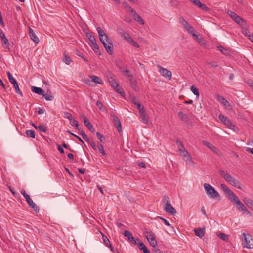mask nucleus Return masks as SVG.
Returning <instances> with one entry per match:
<instances>
[{
    "label": "nucleus",
    "instance_id": "f257e3e1",
    "mask_svg": "<svg viewBox=\"0 0 253 253\" xmlns=\"http://www.w3.org/2000/svg\"><path fill=\"white\" fill-rule=\"evenodd\" d=\"M96 30L98 33L99 39L104 45L106 51L109 54L112 55L113 54V43L111 39L101 27H97Z\"/></svg>",
    "mask_w": 253,
    "mask_h": 253
},
{
    "label": "nucleus",
    "instance_id": "f03ea898",
    "mask_svg": "<svg viewBox=\"0 0 253 253\" xmlns=\"http://www.w3.org/2000/svg\"><path fill=\"white\" fill-rule=\"evenodd\" d=\"M220 175L224 179L230 184L233 186L237 187L239 189H241V184L239 181L233 178L231 175L225 173L223 170H220Z\"/></svg>",
    "mask_w": 253,
    "mask_h": 253
},
{
    "label": "nucleus",
    "instance_id": "7ed1b4c3",
    "mask_svg": "<svg viewBox=\"0 0 253 253\" xmlns=\"http://www.w3.org/2000/svg\"><path fill=\"white\" fill-rule=\"evenodd\" d=\"M164 204V209L165 211L171 215H175L176 213V210L170 204L169 198L167 196H164L163 199Z\"/></svg>",
    "mask_w": 253,
    "mask_h": 253
},
{
    "label": "nucleus",
    "instance_id": "20e7f679",
    "mask_svg": "<svg viewBox=\"0 0 253 253\" xmlns=\"http://www.w3.org/2000/svg\"><path fill=\"white\" fill-rule=\"evenodd\" d=\"M241 239L244 248L248 249L253 248V240L250 235H247L245 233H243L241 235Z\"/></svg>",
    "mask_w": 253,
    "mask_h": 253
},
{
    "label": "nucleus",
    "instance_id": "39448f33",
    "mask_svg": "<svg viewBox=\"0 0 253 253\" xmlns=\"http://www.w3.org/2000/svg\"><path fill=\"white\" fill-rule=\"evenodd\" d=\"M204 187L207 194L210 198H220L219 194L211 185L207 183H205Z\"/></svg>",
    "mask_w": 253,
    "mask_h": 253
},
{
    "label": "nucleus",
    "instance_id": "423d86ee",
    "mask_svg": "<svg viewBox=\"0 0 253 253\" xmlns=\"http://www.w3.org/2000/svg\"><path fill=\"white\" fill-rule=\"evenodd\" d=\"M144 234L151 246L155 247L157 246V242L152 231L150 230H146L144 231Z\"/></svg>",
    "mask_w": 253,
    "mask_h": 253
},
{
    "label": "nucleus",
    "instance_id": "0eeeda50",
    "mask_svg": "<svg viewBox=\"0 0 253 253\" xmlns=\"http://www.w3.org/2000/svg\"><path fill=\"white\" fill-rule=\"evenodd\" d=\"M179 19L180 23L185 28L188 33L190 34L192 36H196V31L193 27L183 17L180 16Z\"/></svg>",
    "mask_w": 253,
    "mask_h": 253
},
{
    "label": "nucleus",
    "instance_id": "6e6552de",
    "mask_svg": "<svg viewBox=\"0 0 253 253\" xmlns=\"http://www.w3.org/2000/svg\"><path fill=\"white\" fill-rule=\"evenodd\" d=\"M157 67L158 68L159 72L161 75L166 78L168 79L169 80H170L171 79L172 74L170 71L161 66L159 65H157Z\"/></svg>",
    "mask_w": 253,
    "mask_h": 253
},
{
    "label": "nucleus",
    "instance_id": "1a4fd4ad",
    "mask_svg": "<svg viewBox=\"0 0 253 253\" xmlns=\"http://www.w3.org/2000/svg\"><path fill=\"white\" fill-rule=\"evenodd\" d=\"M129 13L133 17L134 20L138 22L139 23L142 25L144 24V21L142 19V18L136 13L135 10L132 8L131 7H129Z\"/></svg>",
    "mask_w": 253,
    "mask_h": 253
},
{
    "label": "nucleus",
    "instance_id": "9d476101",
    "mask_svg": "<svg viewBox=\"0 0 253 253\" xmlns=\"http://www.w3.org/2000/svg\"><path fill=\"white\" fill-rule=\"evenodd\" d=\"M111 117L112 118V122L114 124V125L117 128L118 132L120 133L122 131V126L121 122L119 118L114 113L111 114Z\"/></svg>",
    "mask_w": 253,
    "mask_h": 253
},
{
    "label": "nucleus",
    "instance_id": "9b49d317",
    "mask_svg": "<svg viewBox=\"0 0 253 253\" xmlns=\"http://www.w3.org/2000/svg\"><path fill=\"white\" fill-rule=\"evenodd\" d=\"M218 118L221 122L226 125L228 128H232L234 127V125L232 124L231 121L223 115L219 114Z\"/></svg>",
    "mask_w": 253,
    "mask_h": 253
},
{
    "label": "nucleus",
    "instance_id": "f8f14e48",
    "mask_svg": "<svg viewBox=\"0 0 253 253\" xmlns=\"http://www.w3.org/2000/svg\"><path fill=\"white\" fill-rule=\"evenodd\" d=\"M106 77L112 87L115 88V87H117L118 86V83L116 81L115 77L112 73L111 72L106 73Z\"/></svg>",
    "mask_w": 253,
    "mask_h": 253
},
{
    "label": "nucleus",
    "instance_id": "ddd939ff",
    "mask_svg": "<svg viewBox=\"0 0 253 253\" xmlns=\"http://www.w3.org/2000/svg\"><path fill=\"white\" fill-rule=\"evenodd\" d=\"M180 154L187 163L193 165V162L192 161V158L186 150L181 152L180 153Z\"/></svg>",
    "mask_w": 253,
    "mask_h": 253
},
{
    "label": "nucleus",
    "instance_id": "4468645a",
    "mask_svg": "<svg viewBox=\"0 0 253 253\" xmlns=\"http://www.w3.org/2000/svg\"><path fill=\"white\" fill-rule=\"evenodd\" d=\"M128 77L130 78L129 81L131 87L135 91H137L138 87L136 79L133 78L132 74H128Z\"/></svg>",
    "mask_w": 253,
    "mask_h": 253
},
{
    "label": "nucleus",
    "instance_id": "2eb2a0df",
    "mask_svg": "<svg viewBox=\"0 0 253 253\" xmlns=\"http://www.w3.org/2000/svg\"><path fill=\"white\" fill-rule=\"evenodd\" d=\"M218 100L227 109H230L231 105L229 102L224 97L217 95L216 96Z\"/></svg>",
    "mask_w": 253,
    "mask_h": 253
},
{
    "label": "nucleus",
    "instance_id": "dca6fc26",
    "mask_svg": "<svg viewBox=\"0 0 253 253\" xmlns=\"http://www.w3.org/2000/svg\"><path fill=\"white\" fill-rule=\"evenodd\" d=\"M84 122L86 127L92 132H94L95 131V129L94 128L92 125L90 123L87 118L84 116H82Z\"/></svg>",
    "mask_w": 253,
    "mask_h": 253
},
{
    "label": "nucleus",
    "instance_id": "f3484780",
    "mask_svg": "<svg viewBox=\"0 0 253 253\" xmlns=\"http://www.w3.org/2000/svg\"><path fill=\"white\" fill-rule=\"evenodd\" d=\"M119 35L127 42L129 43L131 40H133V38L130 36V35L127 32L122 30L119 32Z\"/></svg>",
    "mask_w": 253,
    "mask_h": 253
},
{
    "label": "nucleus",
    "instance_id": "a211bd4d",
    "mask_svg": "<svg viewBox=\"0 0 253 253\" xmlns=\"http://www.w3.org/2000/svg\"><path fill=\"white\" fill-rule=\"evenodd\" d=\"M124 235L128 238V239L130 241V242L133 244H137V239L135 240L134 237L132 236L131 232L128 230H126L124 231Z\"/></svg>",
    "mask_w": 253,
    "mask_h": 253
},
{
    "label": "nucleus",
    "instance_id": "6ab92c4d",
    "mask_svg": "<svg viewBox=\"0 0 253 253\" xmlns=\"http://www.w3.org/2000/svg\"><path fill=\"white\" fill-rule=\"evenodd\" d=\"M29 34L31 40L36 44L39 42V39L37 36L36 34L34 33L33 30L29 27Z\"/></svg>",
    "mask_w": 253,
    "mask_h": 253
},
{
    "label": "nucleus",
    "instance_id": "aec40b11",
    "mask_svg": "<svg viewBox=\"0 0 253 253\" xmlns=\"http://www.w3.org/2000/svg\"><path fill=\"white\" fill-rule=\"evenodd\" d=\"M130 99L133 103L137 107L139 112H143V109H144L143 105H141L140 103L137 102L135 97L131 95L130 96Z\"/></svg>",
    "mask_w": 253,
    "mask_h": 253
},
{
    "label": "nucleus",
    "instance_id": "412c9836",
    "mask_svg": "<svg viewBox=\"0 0 253 253\" xmlns=\"http://www.w3.org/2000/svg\"><path fill=\"white\" fill-rule=\"evenodd\" d=\"M196 236L201 238L204 236L205 233V228H198L194 230Z\"/></svg>",
    "mask_w": 253,
    "mask_h": 253
},
{
    "label": "nucleus",
    "instance_id": "4be33fe9",
    "mask_svg": "<svg viewBox=\"0 0 253 253\" xmlns=\"http://www.w3.org/2000/svg\"><path fill=\"white\" fill-rule=\"evenodd\" d=\"M178 116L182 121L186 122H188L190 119V116L182 111H180L178 113Z\"/></svg>",
    "mask_w": 253,
    "mask_h": 253
},
{
    "label": "nucleus",
    "instance_id": "5701e85b",
    "mask_svg": "<svg viewBox=\"0 0 253 253\" xmlns=\"http://www.w3.org/2000/svg\"><path fill=\"white\" fill-rule=\"evenodd\" d=\"M11 84H12L13 85V87H14L15 89V91L16 93L19 94L21 96H23V94L22 92L20 91V88L19 87L18 84L16 80L15 79L14 80L11 81Z\"/></svg>",
    "mask_w": 253,
    "mask_h": 253
},
{
    "label": "nucleus",
    "instance_id": "b1692460",
    "mask_svg": "<svg viewBox=\"0 0 253 253\" xmlns=\"http://www.w3.org/2000/svg\"><path fill=\"white\" fill-rule=\"evenodd\" d=\"M203 143L205 146H207L209 148L211 149L213 152L216 153H218V152H219V150L216 147H215L212 144L209 143L208 142L206 141H203Z\"/></svg>",
    "mask_w": 253,
    "mask_h": 253
},
{
    "label": "nucleus",
    "instance_id": "393cba45",
    "mask_svg": "<svg viewBox=\"0 0 253 253\" xmlns=\"http://www.w3.org/2000/svg\"><path fill=\"white\" fill-rule=\"evenodd\" d=\"M0 38L2 41V43L7 45L8 47L9 42L7 39L5 37L4 33L1 29H0Z\"/></svg>",
    "mask_w": 253,
    "mask_h": 253
},
{
    "label": "nucleus",
    "instance_id": "a878e982",
    "mask_svg": "<svg viewBox=\"0 0 253 253\" xmlns=\"http://www.w3.org/2000/svg\"><path fill=\"white\" fill-rule=\"evenodd\" d=\"M231 202L234 203L235 204L237 201H239L238 197L232 192L231 194L227 196Z\"/></svg>",
    "mask_w": 253,
    "mask_h": 253
},
{
    "label": "nucleus",
    "instance_id": "bb28decb",
    "mask_svg": "<svg viewBox=\"0 0 253 253\" xmlns=\"http://www.w3.org/2000/svg\"><path fill=\"white\" fill-rule=\"evenodd\" d=\"M31 90L35 93L40 95H42L44 92V91L42 88L36 86H32Z\"/></svg>",
    "mask_w": 253,
    "mask_h": 253
},
{
    "label": "nucleus",
    "instance_id": "cd10ccee",
    "mask_svg": "<svg viewBox=\"0 0 253 253\" xmlns=\"http://www.w3.org/2000/svg\"><path fill=\"white\" fill-rule=\"evenodd\" d=\"M27 203L36 212H38L39 211V207L35 204L32 199Z\"/></svg>",
    "mask_w": 253,
    "mask_h": 253
},
{
    "label": "nucleus",
    "instance_id": "c85d7f7f",
    "mask_svg": "<svg viewBox=\"0 0 253 253\" xmlns=\"http://www.w3.org/2000/svg\"><path fill=\"white\" fill-rule=\"evenodd\" d=\"M234 21L241 26H245L246 24V21L243 19L241 18L239 16L236 17V20H235Z\"/></svg>",
    "mask_w": 253,
    "mask_h": 253
},
{
    "label": "nucleus",
    "instance_id": "c756f323",
    "mask_svg": "<svg viewBox=\"0 0 253 253\" xmlns=\"http://www.w3.org/2000/svg\"><path fill=\"white\" fill-rule=\"evenodd\" d=\"M243 202L250 208H252L253 206V201L248 198H244Z\"/></svg>",
    "mask_w": 253,
    "mask_h": 253
},
{
    "label": "nucleus",
    "instance_id": "7c9ffc66",
    "mask_svg": "<svg viewBox=\"0 0 253 253\" xmlns=\"http://www.w3.org/2000/svg\"><path fill=\"white\" fill-rule=\"evenodd\" d=\"M63 61L65 64L67 65L70 64V63L72 62L71 58L69 57L67 54H66L65 52L64 54Z\"/></svg>",
    "mask_w": 253,
    "mask_h": 253
},
{
    "label": "nucleus",
    "instance_id": "2f4dec72",
    "mask_svg": "<svg viewBox=\"0 0 253 253\" xmlns=\"http://www.w3.org/2000/svg\"><path fill=\"white\" fill-rule=\"evenodd\" d=\"M139 113L140 114V117L142 120V121L145 123V124H147L148 122V117L145 114V110H144V109H143V112H139Z\"/></svg>",
    "mask_w": 253,
    "mask_h": 253
},
{
    "label": "nucleus",
    "instance_id": "473e14b6",
    "mask_svg": "<svg viewBox=\"0 0 253 253\" xmlns=\"http://www.w3.org/2000/svg\"><path fill=\"white\" fill-rule=\"evenodd\" d=\"M90 78L91 79L92 81H93L95 83H97L98 84H103L102 81L100 79V78L96 76H90Z\"/></svg>",
    "mask_w": 253,
    "mask_h": 253
},
{
    "label": "nucleus",
    "instance_id": "72a5a7b5",
    "mask_svg": "<svg viewBox=\"0 0 253 253\" xmlns=\"http://www.w3.org/2000/svg\"><path fill=\"white\" fill-rule=\"evenodd\" d=\"M195 39H196L197 42L199 43V44L201 45H204L206 43L205 40L202 37H199L198 36H197L196 34V36H193Z\"/></svg>",
    "mask_w": 253,
    "mask_h": 253
},
{
    "label": "nucleus",
    "instance_id": "f704fd0d",
    "mask_svg": "<svg viewBox=\"0 0 253 253\" xmlns=\"http://www.w3.org/2000/svg\"><path fill=\"white\" fill-rule=\"evenodd\" d=\"M217 48L218 50L225 55H228L230 54V51L227 49L224 48L221 45L218 46Z\"/></svg>",
    "mask_w": 253,
    "mask_h": 253
},
{
    "label": "nucleus",
    "instance_id": "c9c22d12",
    "mask_svg": "<svg viewBox=\"0 0 253 253\" xmlns=\"http://www.w3.org/2000/svg\"><path fill=\"white\" fill-rule=\"evenodd\" d=\"M93 51L96 53H98L99 55L101 54L100 52L99 51V47L98 45L97 44L96 42L95 43H93L92 45H90Z\"/></svg>",
    "mask_w": 253,
    "mask_h": 253
},
{
    "label": "nucleus",
    "instance_id": "e433bc0d",
    "mask_svg": "<svg viewBox=\"0 0 253 253\" xmlns=\"http://www.w3.org/2000/svg\"><path fill=\"white\" fill-rule=\"evenodd\" d=\"M227 13L234 21L236 20V17H238L236 13L229 10H227Z\"/></svg>",
    "mask_w": 253,
    "mask_h": 253
},
{
    "label": "nucleus",
    "instance_id": "4c0bfd02",
    "mask_svg": "<svg viewBox=\"0 0 253 253\" xmlns=\"http://www.w3.org/2000/svg\"><path fill=\"white\" fill-rule=\"evenodd\" d=\"M217 236L220 238L221 239L223 240V241H228L229 238V235L227 234H225L224 233H219L217 234Z\"/></svg>",
    "mask_w": 253,
    "mask_h": 253
},
{
    "label": "nucleus",
    "instance_id": "58836bf2",
    "mask_svg": "<svg viewBox=\"0 0 253 253\" xmlns=\"http://www.w3.org/2000/svg\"><path fill=\"white\" fill-rule=\"evenodd\" d=\"M42 95L46 101H52L54 99V97L50 94L44 93L43 92Z\"/></svg>",
    "mask_w": 253,
    "mask_h": 253
},
{
    "label": "nucleus",
    "instance_id": "ea45409f",
    "mask_svg": "<svg viewBox=\"0 0 253 253\" xmlns=\"http://www.w3.org/2000/svg\"><path fill=\"white\" fill-rule=\"evenodd\" d=\"M71 125L74 126L76 129H79V124L78 122L73 118L71 121H70Z\"/></svg>",
    "mask_w": 253,
    "mask_h": 253
},
{
    "label": "nucleus",
    "instance_id": "a19ab883",
    "mask_svg": "<svg viewBox=\"0 0 253 253\" xmlns=\"http://www.w3.org/2000/svg\"><path fill=\"white\" fill-rule=\"evenodd\" d=\"M20 193L23 196V197L25 198L27 202L30 201L31 200L30 196L26 193V191L24 190H21Z\"/></svg>",
    "mask_w": 253,
    "mask_h": 253
},
{
    "label": "nucleus",
    "instance_id": "79ce46f5",
    "mask_svg": "<svg viewBox=\"0 0 253 253\" xmlns=\"http://www.w3.org/2000/svg\"><path fill=\"white\" fill-rule=\"evenodd\" d=\"M26 134L28 137L34 138L35 137V132L34 130H27L26 131Z\"/></svg>",
    "mask_w": 253,
    "mask_h": 253
},
{
    "label": "nucleus",
    "instance_id": "37998d69",
    "mask_svg": "<svg viewBox=\"0 0 253 253\" xmlns=\"http://www.w3.org/2000/svg\"><path fill=\"white\" fill-rule=\"evenodd\" d=\"M177 145L180 153L186 150L181 142L178 141L177 142Z\"/></svg>",
    "mask_w": 253,
    "mask_h": 253
},
{
    "label": "nucleus",
    "instance_id": "c03bdc74",
    "mask_svg": "<svg viewBox=\"0 0 253 253\" xmlns=\"http://www.w3.org/2000/svg\"><path fill=\"white\" fill-rule=\"evenodd\" d=\"M97 148L98 149L99 151L104 156H106V153H105L103 146L101 143H98Z\"/></svg>",
    "mask_w": 253,
    "mask_h": 253
},
{
    "label": "nucleus",
    "instance_id": "a18cd8bd",
    "mask_svg": "<svg viewBox=\"0 0 253 253\" xmlns=\"http://www.w3.org/2000/svg\"><path fill=\"white\" fill-rule=\"evenodd\" d=\"M135 245H137V246L141 250H142L145 247L143 242L138 238L137 239V244Z\"/></svg>",
    "mask_w": 253,
    "mask_h": 253
},
{
    "label": "nucleus",
    "instance_id": "49530a36",
    "mask_svg": "<svg viewBox=\"0 0 253 253\" xmlns=\"http://www.w3.org/2000/svg\"><path fill=\"white\" fill-rule=\"evenodd\" d=\"M114 89L119 94H120L121 95H123L125 94V92L123 90V89L120 86L119 84H118V86L115 87V88H114Z\"/></svg>",
    "mask_w": 253,
    "mask_h": 253
},
{
    "label": "nucleus",
    "instance_id": "de8ad7c7",
    "mask_svg": "<svg viewBox=\"0 0 253 253\" xmlns=\"http://www.w3.org/2000/svg\"><path fill=\"white\" fill-rule=\"evenodd\" d=\"M243 34L246 36L250 38V36H252L253 34L247 28H243L242 29Z\"/></svg>",
    "mask_w": 253,
    "mask_h": 253
},
{
    "label": "nucleus",
    "instance_id": "09e8293b",
    "mask_svg": "<svg viewBox=\"0 0 253 253\" xmlns=\"http://www.w3.org/2000/svg\"><path fill=\"white\" fill-rule=\"evenodd\" d=\"M86 36L88 37V38L89 39L90 42H91V44H92L93 43L96 42V39L94 36H92L91 35H90L88 33H86Z\"/></svg>",
    "mask_w": 253,
    "mask_h": 253
},
{
    "label": "nucleus",
    "instance_id": "8fccbe9b",
    "mask_svg": "<svg viewBox=\"0 0 253 253\" xmlns=\"http://www.w3.org/2000/svg\"><path fill=\"white\" fill-rule=\"evenodd\" d=\"M102 235V239L104 243L107 246L108 245H110V242L108 238L103 234L101 233Z\"/></svg>",
    "mask_w": 253,
    "mask_h": 253
},
{
    "label": "nucleus",
    "instance_id": "3c124183",
    "mask_svg": "<svg viewBox=\"0 0 253 253\" xmlns=\"http://www.w3.org/2000/svg\"><path fill=\"white\" fill-rule=\"evenodd\" d=\"M190 89L194 94L196 95L197 96H199L198 90L194 86H191Z\"/></svg>",
    "mask_w": 253,
    "mask_h": 253
},
{
    "label": "nucleus",
    "instance_id": "603ef678",
    "mask_svg": "<svg viewBox=\"0 0 253 253\" xmlns=\"http://www.w3.org/2000/svg\"><path fill=\"white\" fill-rule=\"evenodd\" d=\"M64 118L68 119L69 121H71V120L74 118L70 113L67 112L64 113Z\"/></svg>",
    "mask_w": 253,
    "mask_h": 253
},
{
    "label": "nucleus",
    "instance_id": "864d4df0",
    "mask_svg": "<svg viewBox=\"0 0 253 253\" xmlns=\"http://www.w3.org/2000/svg\"><path fill=\"white\" fill-rule=\"evenodd\" d=\"M236 205L237 209L240 211L243 208H245V207L240 200L237 201V203H236Z\"/></svg>",
    "mask_w": 253,
    "mask_h": 253
},
{
    "label": "nucleus",
    "instance_id": "5fc2aeb1",
    "mask_svg": "<svg viewBox=\"0 0 253 253\" xmlns=\"http://www.w3.org/2000/svg\"><path fill=\"white\" fill-rule=\"evenodd\" d=\"M38 129H39V130L40 132H46V130H47L46 128L44 127L43 125H42V124H40L38 126Z\"/></svg>",
    "mask_w": 253,
    "mask_h": 253
},
{
    "label": "nucleus",
    "instance_id": "6e6d98bb",
    "mask_svg": "<svg viewBox=\"0 0 253 253\" xmlns=\"http://www.w3.org/2000/svg\"><path fill=\"white\" fill-rule=\"evenodd\" d=\"M90 145L91 147L95 150L97 149L95 143L92 140L88 139L87 141Z\"/></svg>",
    "mask_w": 253,
    "mask_h": 253
},
{
    "label": "nucleus",
    "instance_id": "4d7b16f0",
    "mask_svg": "<svg viewBox=\"0 0 253 253\" xmlns=\"http://www.w3.org/2000/svg\"><path fill=\"white\" fill-rule=\"evenodd\" d=\"M198 7L205 11H209V8L205 4L201 3Z\"/></svg>",
    "mask_w": 253,
    "mask_h": 253
},
{
    "label": "nucleus",
    "instance_id": "13d9d810",
    "mask_svg": "<svg viewBox=\"0 0 253 253\" xmlns=\"http://www.w3.org/2000/svg\"><path fill=\"white\" fill-rule=\"evenodd\" d=\"M97 138L100 140V142H103L105 140V137L103 135L101 134L99 132L96 133Z\"/></svg>",
    "mask_w": 253,
    "mask_h": 253
},
{
    "label": "nucleus",
    "instance_id": "bf43d9fd",
    "mask_svg": "<svg viewBox=\"0 0 253 253\" xmlns=\"http://www.w3.org/2000/svg\"><path fill=\"white\" fill-rule=\"evenodd\" d=\"M96 106H97V107L100 109V110H102L103 109V104L102 103V102H101L100 101H97L96 103Z\"/></svg>",
    "mask_w": 253,
    "mask_h": 253
},
{
    "label": "nucleus",
    "instance_id": "052dcab7",
    "mask_svg": "<svg viewBox=\"0 0 253 253\" xmlns=\"http://www.w3.org/2000/svg\"><path fill=\"white\" fill-rule=\"evenodd\" d=\"M196 6L199 7L201 4V2L199 0H190Z\"/></svg>",
    "mask_w": 253,
    "mask_h": 253
},
{
    "label": "nucleus",
    "instance_id": "680f3d73",
    "mask_svg": "<svg viewBox=\"0 0 253 253\" xmlns=\"http://www.w3.org/2000/svg\"><path fill=\"white\" fill-rule=\"evenodd\" d=\"M7 74L8 78L10 82H11V81H12L15 79L13 77L12 75L10 73V72L8 71L7 72Z\"/></svg>",
    "mask_w": 253,
    "mask_h": 253
},
{
    "label": "nucleus",
    "instance_id": "e2e57ef3",
    "mask_svg": "<svg viewBox=\"0 0 253 253\" xmlns=\"http://www.w3.org/2000/svg\"><path fill=\"white\" fill-rule=\"evenodd\" d=\"M129 43L131 44L135 47L139 48L140 47L139 45L138 44V43L136 42L135 41H134V40L133 39L132 40H131V41L129 42Z\"/></svg>",
    "mask_w": 253,
    "mask_h": 253
},
{
    "label": "nucleus",
    "instance_id": "0e129e2a",
    "mask_svg": "<svg viewBox=\"0 0 253 253\" xmlns=\"http://www.w3.org/2000/svg\"><path fill=\"white\" fill-rule=\"evenodd\" d=\"M81 135H82L83 138L84 139L85 141H87L89 139L87 137V136H86V135L85 134V133H84V131H81Z\"/></svg>",
    "mask_w": 253,
    "mask_h": 253
},
{
    "label": "nucleus",
    "instance_id": "69168bd1",
    "mask_svg": "<svg viewBox=\"0 0 253 253\" xmlns=\"http://www.w3.org/2000/svg\"><path fill=\"white\" fill-rule=\"evenodd\" d=\"M68 133H69L70 134H71V135H73L74 136L76 137V138H77V139H78L81 143H84V141L80 137H79L78 136L71 133V132H70L69 131H67Z\"/></svg>",
    "mask_w": 253,
    "mask_h": 253
},
{
    "label": "nucleus",
    "instance_id": "338daca9",
    "mask_svg": "<svg viewBox=\"0 0 253 253\" xmlns=\"http://www.w3.org/2000/svg\"><path fill=\"white\" fill-rule=\"evenodd\" d=\"M8 188H9V190L10 191V192L13 194V195L14 197H17V194L13 190V188L11 186H9Z\"/></svg>",
    "mask_w": 253,
    "mask_h": 253
},
{
    "label": "nucleus",
    "instance_id": "774afa93",
    "mask_svg": "<svg viewBox=\"0 0 253 253\" xmlns=\"http://www.w3.org/2000/svg\"><path fill=\"white\" fill-rule=\"evenodd\" d=\"M224 193L226 194V195L227 196H228L229 194H231L232 191H231V190H230L228 187L227 189H226V190L225 191H224Z\"/></svg>",
    "mask_w": 253,
    "mask_h": 253
}]
</instances>
